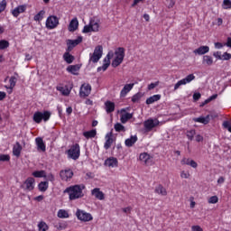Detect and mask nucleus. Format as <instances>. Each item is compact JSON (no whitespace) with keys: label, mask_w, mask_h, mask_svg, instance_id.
Masks as SVG:
<instances>
[{"label":"nucleus","mask_w":231,"mask_h":231,"mask_svg":"<svg viewBox=\"0 0 231 231\" xmlns=\"http://www.w3.org/2000/svg\"><path fill=\"white\" fill-rule=\"evenodd\" d=\"M85 189L86 185L84 184H75L66 188L64 193L69 195V201H75L84 197Z\"/></svg>","instance_id":"nucleus-1"},{"label":"nucleus","mask_w":231,"mask_h":231,"mask_svg":"<svg viewBox=\"0 0 231 231\" xmlns=\"http://www.w3.org/2000/svg\"><path fill=\"white\" fill-rule=\"evenodd\" d=\"M115 59L112 60V68H118L122 62H124V59L125 58V49L124 47H118L115 51Z\"/></svg>","instance_id":"nucleus-2"},{"label":"nucleus","mask_w":231,"mask_h":231,"mask_svg":"<svg viewBox=\"0 0 231 231\" xmlns=\"http://www.w3.org/2000/svg\"><path fill=\"white\" fill-rule=\"evenodd\" d=\"M69 160L77 161L80 158V144L78 143L72 144L69 150L65 152Z\"/></svg>","instance_id":"nucleus-3"},{"label":"nucleus","mask_w":231,"mask_h":231,"mask_svg":"<svg viewBox=\"0 0 231 231\" xmlns=\"http://www.w3.org/2000/svg\"><path fill=\"white\" fill-rule=\"evenodd\" d=\"M50 118H51V112L50 111H44L42 112H35L33 114V117L32 120L33 122H35V124H41V122H48V120H50Z\"/></svg>","instance_id":"nucleus-4"},{"label":"nucleus","mask_w":231,"mask_h":231,"mask_svg":"<svg viewBox=\"0 0 231 231\" xmlns=\"http://www.w3.org/2000/svg\"><path fill=\"white\" fill-rule=\"evenodd\" d=\"M104 47H102V45L96 46L94 52L89 54V62L97 64V62L102 59Z\"/></svg>","instance_id":"nucleus-5"},{"label":"nucleus","mask_w":231,"mask_h":231,"mask_svg":"<svg viewBox=\"0 0 231 231\" xmlns=\"http://www.w3.org/2000/svg\"><path fill=\"white\" fill-rule=\"evenodd\" d=\"M45 26L47 30H55L59 26V17L56 15H50L46 19Z\"/></svg>","instance_id":"nucleus-6"},{"label":"nucleus","mask_w":231,"mask_h":231,"mask_svg":"<svg viewBox=\"0 0 231 231\" xmlns=\"http://www.w3.org/2000/svg\"><path fill=\"white\" fill-rule=\"evenodd\" d=\"M76 216L79 221H83L84 223L88 221H93V216L91 213H88L82 209H78L76 212Z\"/></svg>","instance_id":"nucleus-7"},{"label":"nucleus","mask_w":231,"mask_h":231,"mask_svg":"<svg viewBox=\"0 0 231 231\" xmlns=\"http://www.w3.org/2000/svg\"><path fill=\"white\" fill-rule=\"evenodd\" d=\"M196 79V76L194 74H189L186 78L179 80L175 86H174V91L180 89V86H185V84H189V82H192Z\"/></svg>","instance_id":"nucleus-8"},{"label":"nucleus","mask_w":231,"mask_h":231,"mask_svg":"<svg viewBox=\"0 0 231 231\" xmlns=\"http://www.w3.org/2000/svg\"><path fill=\"white\" fill-rule=\"evenodd\" d=\"M144 129L147 131V133L151 132L152 129H154V127H158L160 125V121L158 119H147L143 123Z\"/></svg>","instance_id":"nucleus-9"},{"label":"nucleus","mask_w":231,"mask_h":231,"mask_svg":"<svg viewBox=\"0 0 231 231\" xmlns=\"http://www.w3.org/2000/svg\"><path fill=\"white\" fill-rule=\"evenodd\" d=\"M89 95H91V85L86 83L82 84L79 89L80 98H87Z\"/></svg>","instance_id":"nucleus-10"},{"label":"nucleus","mask_w":231,"mask_h":231,"mask_svg":"<svg viewBox=\"0 0 231 231\" xmlns=\"http://www.w3.org/2000/svg\"><path fill=\"white\" fill-rule=\"evenodd\" d=\"M113 57V53L109 52L106 57L103 60V66L97 68V73H100V71H106L107 68L111 66V59Z\"/></svg>","instance_id":"nucleus-11"},{"label":"nucleus","mask_w":231,"mask_h":231,"mask_svg":"<svg viewBox=\"0 0 231 231\" xmlns=\"http://www.w3.org/2000/svg\"><path fill=\"white\" fill-rule=\"evenodd\" d=\"M83 37L79 36L76 40H67V51H71L73 48L79 46L82 42Z\"/></svg>","instance_id":"nucleus-12"},{"label":"nucleus","mask_w":231,"mask_h":231,"mask_svg":"<svg viewBox=\"0 0 231 231\" xmlns=\"http://www.w3.org/2000/svg\"><path fill=\"white\" fill-rule=\"evenodd\" d=\"M23 185H25V190L32 192V190L35 189V179L32 177H28L23 182Z\"/></svg>","instance_id":"nucleus-13"},{"label":"nucleus","mask_w":231,"mask_h":231,"mask_svg":"<svg viewBox=\"0 0 231 231\" xmlns=\"http://www.w3.org/2000/svg\"><path fill=\"white\" fill-rule=\"evenodd\" d=\"M60 176L63 181H68L73 178V171L65 170L60 172Z\"/></svg>","instance_id":"nucleus-14"},{"label":"nucleus","mask_w":231,"mask_h":231,"mask_svg":"<svg viewBox=\"0 0 231 231\" xmlns=\"http://www.w3.org/2000/svg\"><path fill=\"white\" fill-rule=\"evenodd\" d=\"M91 195L95 196L96 199H99V201H103L106 199V195L103 191L99 189V188H95L91 190Z\"/></svg>","instance_id":"nucleus-15"},{"label":"nucleus","mask_w":231,"mask_h":231,"mask_svg":"<svg viewBox=\"0 0 231 231\" xmlns=\"http://www.w3.org/2000/svg\"><path fill=\"white\" fill-rule=\"evenodd\" d=\"M134 88V83L126 84L124 86L120 92V97L124 98L127 97V94Z\"/></svg>","instance_id":"nucleus-16"},{"label":"nucleus","mask_w":231,"mask_h":231,"mask_svg":"<svg viewBox=\"0 0 231 231\" xmlns=\"http://www.w3.org/2000/svg\"><path fill=\"white\" fill-rule=\"evenodd\" d=\"M35 143L37 146V151H42V152H46V143H44V140H42V137H36Z\"/></svg>","instance_id":"nucleus-17"},{"label":"nucleus","mask_w":231,"mask_h":231,"mask_svg":"<svg viewBox=\"0 0 231 231\" xmlns=\"http://www.w3.org/2000/svg\"><path fill=\"white\" fill-rule=\"evenodd\" d=\"M139 160L143 162L146 165H151L152 163V157H151L147 152L141 153L139 155Z\"/></svg>","instance_id":"nucleus-18"},{"label":"nucleus","mask_w":231,"mask_h":231,"mask_svg":"<svg viewBox=\"0 0 231 231\" xmlns=\"http://www.w3.org/2000/svg\"><path fill=\"white\" fill-rule=\"evenodd\" d=\"M26 12V5H18L12 11V15L14 17H19L20 14H24Z\"/></svg>","instance_id":"nucleus-19"},{"label":"nucleus","mask_w":231,"mask_h":231,"mask_svg":"<svg viewBox=\"0 0 231 231\" xmlns=\"http://www.w3.org/2000/svg\"><path fill=\"white\" fill-rule=\"evenodd\" d=\"M193 122H197L198 124H204V125H207L208 124L210 123V115L204 116H199V117H194Z\"/></svg>","instance_id":"nucleus-20"},{"label":"nucleus","mask_w":231,"mask_h":231,"mask_svg":"<svg viewBox=\"0 0 231 231\" xmlns=\"http://www.w3.org/2000/svg\"><path fill=\"white\" fill-rule=\"evenodd\" d=\"M180 163H181V165H189L193 169H198V162H196V161L191 160L189 158H183L180 161Z\"/></svg>","instance_id":"nucleus-21"},{"label":"nucleus","mask_w":231,"mask_h":231,"mask_svg":"<svg viewBox=\"0 0 231 231\" xmlns=\"http://www.w3.org/2000/svg\"><path fill=\"white\" fill-rule=\"evenodd\" d=\"M208 51H210V47L206 45L194 50L193 53H195V55H205L206 53H208Z\"/></svg>","instance_id":"nucleus-22"},{"label":"nucleus","mask_w":231,"mask_h":231,"mask_svg":"<svg viewBox=\"0 0 231 231\" xmlns=\"http://www.w3.org/2000/svg\"><path fill=\"white\" fill-rule=\"evenodd\" d=\"M115 102L107 100L105 102V111L107 113V115L115 112Z\"/></svg>","instance_id":"nucleus-23"},{"label":"nucleus","mask_w":231,"mask_h":231,"mask_svg":"<svg viewBox=\"0 0 231 231\" xmlns=\"http://www.w3.org/2000/svg\"><path fill=\"white\" fill-rule=\"evenodd\" d=\"M106 167H118V160L115 157L107 158L105 161Z\"/></svg>","instance_id":"nucleus-24"},{"label":"nucleus","mask_w":231,"mask_h":231,"mask_svg":"<svg viewBox=\"0 0 231 231\" xmlns=\"http://www.w3.org/2000/svg\"><path fill=\"white\" fill-rule=\"evenodd\" d=\"M111 145H113V134H106V142L104 144V149L107 151L108 149H111Z\"/></svg>","instance_id":"nucleus-25"},{"label":"nucleus","mask_w":231,"mask_h":231,"mask_svg":"<svg viewBox=\"0 0 231 231\" xmlns=\"http://www.w3.org/2000/svg\"><path fill=\"white\" fill-rule=\"evenodd\" d=\"M79 30V19L73 18L69 24V32H77Z\"/></svg>","instance_id":"nucleus-26"},{"label":"nucleus","mask_w":231,"mask_h":231,"mask_svg":"<svg viewBox=\"0 0 231 231\" xmlns=\"http://www.w3.org/2000/svg\"><path fill=\"white\" fill-rule=\"evenodd\" d=\"M136 142H138V136L132 135L130 138L125 141V144L126 147H133Z\"/></svg>","instance_id":"nucleus-27"},{"label":"nucleus","mask_w":231,"mask_h":231,"mask_svg":"<svg viewBox=\"0 0 231 231\" xmlns=\"http://www.w3.org/2000/svg\"><path fill=\"white\" fill-rule=\"evenodd\" d=\"M162 95L156 94L153 95L146 99L147 106H151V104H154V102H158V100H161Z\"/></svg>","instance_id":"nucleus-28"},{"label":"nucleus","mask_w":231,"mask_h":231,"mask_svg":"<svg viewBox=\"0 0 231 231\" xmlns=\"http://www.w3.org/2000/svg\"><path fill=\"white\" fill-rule=\"evenodd\" d=\"M63 60H65V62H67V64H72L73 60H75V56L71 55L69 53V51H66L63 54Z\"/></svg>","instance_id":"nucleus-29"},{"label":"nucleus","mask_w":231,"mask_h":231,"mask_svg":"<svg viewBox=\"0 0 231 231\" xmlns=\"http://www.w3.org/2000/svg\"><path fill=\"white\" fill-rule=\"evenodd\" d=\"M49 187H50V183L48 182V180L41 181L38 184V189L40 190V192H46V190H48Z\"/></svg>","instance_id":"nucleus-30"},{"label":"nucleus","mask_w":231,"mask_h":231,"mask_svg":"<svg viewBox=\"0 0 231 231\" xmlns=\"http://www.w3.org/2000/svg\"><path fill=\"white\" fill-rule=\"evenodd\" d=\"M23 151V146H21V143L19 142L16 143V146H14L13 148V154L19 158L21 156V152Z\"/></svg>","instance_id":"nucleus-31"},{"label":"nucleus","mask_w":231,"mask_h":231,"mask_svg":"<svg viewBox=\"0 0 231 231\" xmlns=\"http://www.w3.org/2000/svg\"><path fill=\"white\" fill-rule=\"evenodd\" d=\"M155 192L156 194H160L161 196H167V189H165V187H163V185L162 184H159L155 188Z\"/></svg>","instance_id":"nucleus-32"},{"label":"nucleus","mask_w":231,"mask_h":231,"mask_svg":"<svg viewBox=\"0 0 231 231\" xmlns=\"http://www.w3.org/2000/svg\"><path fill=\"white\" fill-rule=\"evenodd\" d=\"M131 118H133V114L131 113L122 114L120 117L121 124H127V122H129Z\"/></svg>","instance_id":"nucleus-33"},{"label":"nucleus","mask_w":231,"mask_h":231,"mask_svg":"<svg viewBox=\"0 0 231 231\" xmlns=\"http://www.w3.org/2000/svg\"><path fill=\"white\" fill-rule=\"evenodd\" d=\"M83 136L87 138V140H89V138H95V136H97V130L92 129L90 131H86L83 133Z\"/></svg>","instance_id":"nucleus-34"},{"label":"nucleus","mask_w":231,"mask_h":231,"mask_svg":"<svg viewBox=\"0 0 231 231\" xmlns=\"http://www.w3.org/2000/svg\"><path fill=\"white\" fill-rule=\"evenodd\" d=\"M80 69L79 65H70L67 68V71L72 75H77V71Z\"/></svg>","instance_id":"nucleus-35"},{"label":"nucleus","mask_w":231,"mask_h":231,"mask_svg":"<svg viewBox=\"0 0 231 231\" xmlns=\"http://www.w3.org/2000/svg\"><path fill=\"white\" fill-rule=\"evenodd\" d=\"M202 63L207 64V66H212L214 64V59L212 56L205 55L203 56Z\"/></svg>","instance_id":"nucleus-36"},{"label":"nucleus","mask_w":231,"mask_h":231,"mask_svg":"<svg viewBox=\"0 0 231 231\" xmlns=\"http://www.w3.org/2000/svg\"><path fill=\"white\" fill-rule=\"evenodd\" d=\"M33 178H46V171L44 170L35 171L32 173Z\"/></svg>","instance_id":"nucleus-37"},{"label":"nucleus","mask_w":231,"mask_h":231,"mask_svg":"<svg viewBox=\"0 0 231 231\" xmlns=\"http://www.w3.org/2000/svg\"><path fill=\"white\" fill-rule=\"evenodd\" d=\"M45 14H46V11L41 10L37 14L34 15L33 19L36 22H41L44 19Z\"/></svg>","instance_id":"nucleus-38"},{"label":"nucleus","mask_w":231,"mask_h":231,"mask_svg":"<svg viewBox=\"0 0 231 231\" xmlns=\"http://www.w3.org/2000/svg\"><path fill=\"white\" fill-rule=\"evenodd\" d=\"M38 230L39 231H48V230H50V226H48V224H46V222L41 221L38 224Z\"/></svg>","instance_id":"nucleus-39"},{"label":"nucleus","mask_w":231,"mask_h":231,"mask_svg":"<svg viewBox=\"0 0 231 231\" xmlns=\"http://www.w3.org/2000/svg\"><path fill=\"white\" fill-rule=\"evenodd\" d=\"M10 86H5L6 89H14L15 84H17V78L14 76H12L9 79Z\"/></svg>","instance_id":"nucleus-40"},{"label":"nucleus","mask_w":231,"mask_h":231,"mask_svg":"<svg viewBox=\"0 0 231 231\" xmlns=\"http://www.w3.org/2000/svg\"><path fill=\"white\" fill-rule=\"evenodd\" d=\"M58 217H60V219H66L69 217V214L68 213V211L64 209H60L58 211Z\"/></svg>","instance_id":"nucleus-41"},{"label":"nucleus","mask_w":231,"mask_h":231,"mask_svg":"<svg viewBox=\"0 0 231 231\" xmlns=\"http://www.w3.org/2000/svg\"><path fill=\"white\" fill-rule=\"evenodd\" d=\"M115 131L116 133H125V126H124L122 124L120 123H116L114 125Z\"/></svg>","instance_id":"nucleus-42"},{"label":"nucleus","mask_w":231,"mask_h":231,"mask_svg":"<svg viewBox=\"0 0 231 231\" xmlns=\"http://www.w3.org/2000/svg\"><path fill=\"white\" fill-rule=\"evenodd\" d=\"M186 136L188 140L192 142V140H194V136H196V130L195 129L188 130L186 133Z\"/></svg>","instance_id":"nucleus-43"},{"label":"nucleus","mask_w":231,"mask_h":231,"mask_svg":"<svg viewBox=\"0 0 231 231\" xmlns=\"http://www.w3.org/2000/svg\"><path fill=\"white\" fill-rule=\"evenodd\" d=\"M89 23L92 28V32H98L100 28V24L98 23V22H95V20H91Z\"/></svg>","instance_id":"nucleus-44"},{"label":"nucleus","mask_w":231,"mask_h":231,"mask_svg":"<svg viewBox=\"0 0 231 231\" xmlns=\"http://www.w3.org/2000/svg\"><path fill=\"white\" fill-rule=\"evenodd\" d=\"M142 97H143V95H142V92L136 93L135 95H134L132 97V102L134 104H136V103L140 102V100L142 99Z\"/></svg>","instance_id":"nucleus-45"},{"label":"nucleus","mask_w":231,"mask_h":231,"mask_svg":"<svg viewBox=\"0 0 231 231\" xmlns=\"http://www.w3.org/2000/svg\"><path fill=\"white\" fill-rule=\"evenodd\" d=\"M10 47V42L6 40L0 41V50H6V48Z\"/></svg>","instance_id":"nucleus-46"},{"label":"nucleus","mask_w":231,"mask_h":231,"mask_svg":"<svg viewBox=\"0 0 231 231\" xmlns=\"http://www.w3.org/2000/svg\"><path fill=\"white\" fill-rule=\"evenodd\" d=\"M219 201V198L217 196H212L208 199V203H209V205H216V203H217Z\"/></svg>","instance_id":"nucleus-47"},{"label":"nucleus","mask_w":231,"mask_h":231,"mask_svg":"<svg viewBox=\"0 0 231 231\" xmlns=\"http://www.w3.org/2000/svg\"><path fill=\"white\" fill-rule=\"evenodd\" d=\"M216 98H217V94L212 95L202 103V106H207V104H209V102H212V100H216Z\"/></svg>","instance_id":"nucleus-48"},{"label":"nucleus","mask_w":231,"mask_h":231,"mask_svg":"<svg viewBox=\"0 0 231 231\" xmlns=\"http://www.w3.org/2000/svg\"><path fill=\"white\" fill-rule=\"evenodd\" d=\"M223 8H224V10H230L231 9V1L224 0L223 1Z\"/></svg>","instance_id":"nucleus-49"},{"label":"nucleus","mask_w":231,"mask_h":231,"mask_svg":"<svg viewBox=\"0 0 231 231\" xmlns=\"http://www.w3.org/2000/svg\"><path fill=\"white\" fill-rule=\"evenodd\" d=\"M57 90L58 91H61V93H62V95L64 96V97H69V89H64V88H62V87H60V88H57Z\"/></svg>","instance_id":"nucleus-50"},{"label":"nucleus","mask_w":231,"mask_h":231,"mask_svg":"<svg viewBox=\"0 0 231 231\" xmlns=\"http://www.w3.org/2000/svg\"><path fill=\"white\" fill-rule=\"evenodd\" d=\"M6 10V0H2L0 2V14H3Z\"/></svg>","instance_id":"nucleus-51"},{"label":"nucleus","mask_w":231,"mask_h":231,"mask_svg":"<svg viewBox=\"0 0 231 231\" xmlns=\"http://www.w3.org/2000/svg\"><path fill=\"white\" fill-rule=\"evenodd\" d=\"M82 32H83V33H89V32H93L91 23H89L88 25H85Z\"/></svg>","instance_id":"nucleus-52"},{"label":"nucleus","mask_w":231,"mask_h":231,"mask_svg":"<svg viewBox=\"0 0 231 231\" xmlns=\"http://www.w3.org/2000/svg\"><path fill=\"white\" fill-rule=\"evenodd\" d=\"M222 125L224 129H227V131L231 133V125L229 121H224Z\"/></svg>","instance_id":"nucleus-53"},{"label":"nucleus","mask_w":231,"mask_h":231,"mask_svg":"<svg viewBox=\"0 0 231 231\" xmlns=\"http://www.w3.org/2000/svg\"><path fill=\"white\" fill-rule=\"evenodd\" d=\"M180 178L183 180H189V178H190V173H189V171H182L180 172Z\"/></svg>","instance_id":"nucleus-54"},{"label":"nucleus","mask_w":231,"mask_h":231,"mask_svg":"<svg viewBox=\"0 0 231 231\" xmlns=\"http://www.w3.org/2000/svg\"><path fill=\"white\" fill-rule=\"evenodd\" d=\"M0 162H10V155L0 154Z\"/></svg>","instance_id":"nucleus-55"},{"label":"nucleus","mask_w":231,"mask_h":231,"mask_svg":"<svg viewBox=\"0 0 231 231\" xmlns=\"http://www.w3.org/2000/svg\"><path fill=\"white\" fill-rule=\"evenodd\" d=\"M45 179L47 181H51V183H53V181H55V175H53V173H49L46 175Z\"/></svg>","instance_id":"nucleus-56"},{"label":"nucleus","mask_w":231,"mask_h":231,"mask_svg":"<svg viewBox=\"0 0 231 231\" xmlns=\"http://www.w3.org/2000/svg\"><path fill=\"white\" fill-rule=\"evenodd\" d=\"M159 84H160V81L151 83L150 85H148V90L151 91V90L154 89V88L159 86Z\"/></svg>","instance_id":"nucleus-57"},{"label":"nucleus","mask_w":231,"mask_h":231,"mask_svg":"<svg viewBox=\"0 0 231 231\" xmlns=\"http://www.w3.org/2000/svg\"><path fill=\"white\" fill-rule=\"evenodd\" d=\"M231 59V54L228 52H224L222 55V60H230Z\"/></svg>","instance_id":"nucleus-58"},{"label":"nucleus","mask_w":231,"mask_h":231,"mask_svg":"<svg viewBox=\"0 0 231 231\" xmlns=\"http://www.w3.org/2000/svg\"><path fill=\"white\" fill-rule=\"evenodd\" d=\"M54 226L57 228V230H64L65 228L64 224L62 223L56 224Z\"/></svg>","instance_id":"nucleus-59"},{"label":"nucleus","mask_w":231,"mask_h":231,"mask_svg":"<svg viewBox=\"0 0 231 231\" xmlns=\"http://www.w3.org/2000/svg\"><path fill=\"white\" fill-rule=\"evenodd\" d=\"M191 230L192 231H203V228L199 226H192Z\"/></svg>","instance_id":"nucleus-60"},{"label":"nucleus","mask_w":231,"mask_h":231,"mask_svg":"<svg viewBox=\"0 0 231 231\" xmlns=\"http://www.w3.org/2000/svg\"><path fill=\"white\" fill-rule=\"evenodd\" d=\"M201 98V94L200 93H195L193 94V100L198 101Z\"/></svg>","instance_id":"nucleus-61"},{"label":"nucleus","mask_w":231,"mask_h":231,"mask_svg":"<svg viewBox=\"0 0 231 231\" xmlns=\"http://www.w3.org/2000/svg\"><path fill=\"white\" fill-rule=\"evenodd\" d=\"M6 98V92L0 91V102Z\"/></svg>","instance_id":"nucleus-62"},{"label":"nucleus","mask_w":231,"mask_h":231,"mask_svg":"<svg viewBox=\"0 0 231 231\" xmlns=\"http://www.w3.org/2000/svg\"><path fill=\"white\" fill-rule=\"evenodd\" d=\"M196 142H203V136L201 134H197L195 137Z\"/></svg>","instance_id":"nucleus-63"},{"label":"nucleus","mask_w":231,"mask_h":231,"mask_svg":"<svg viewBox=\"0 0 231 231\" xmlns=\"http://www.w3.org/2000/svg\"><path fill=\"white\" fill-rule=\"evenodd\" d=\"M223 183H225V177H219L217 180V184L223 185Z\"/></svg>","instance_id":"nucleus-64"}]
</instances>
